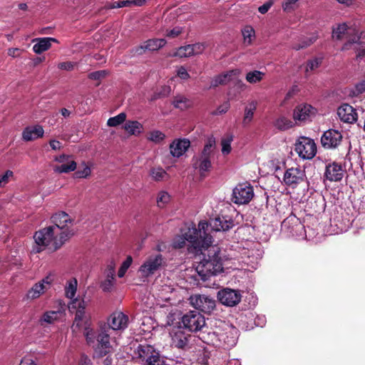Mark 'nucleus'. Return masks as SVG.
I'll list each match as a JSON object with an SVG mask.
<instances>
[{
  "mask_svg": "<svg viewBox=\"0 0 365 365\" xmlns=\"http://www.w3.org/2000/svg\"><path fill=\"white\" fill-rule=\"evenodd\" d=\"M233 226V220L227 216L211 219L209 223L201 221L197 229L192 224L182 230L181 235L174 238L173 245L175 248H182L187 243L188 250L197 254L212 242V236L208 233L209 228L216 232L227 231Z\"/></svg>",
  "mask_w": 365,
  "mask_h": 365,
  "instance_id": "nucleus-1",
  "label": "nucleus"
},
{
  "mask_svg": "<svg viewBox=\"0 0 365 365\" xmlns=\"http://www.w3.org/2000/svg\"><path fill=\"white\" fill-rule=\"evenodd\" d=\"M212 242L200 252L203 258L197 264L195 270L203 281L211 276L217 275L223 271V258L221 250L217 245H212Z\"/></svg>",
  "mask_w": 365,
  "mask_h": 365,
  "instance_id": "nucleus-2",
  "label": "nucleus"
},
{
  "mask_svg": "<svg viewBox=\"0 0 365 365\" xmlns=\"http://www.w3.org/2000/svg\"><path fill=\"white\" fill-rule=\"evenodd\" d=\"M74 232H59L56 227H48L36 232L34 236L36 247L34 252H40L44 249L54 252L58 250Z\"/></svg>",
  "mask_w": 365,
  "mask_h": 365,
  "instance_id": "nucleus-3",
  "label": "nucleus"
},
{
  "mask_svg": "<svg viewBox=\"0 0 365 365\" xmlns=\"http://www.w3.org/2000/svg\"><path fill=\"white\" fill-rule=\"evenodd\" d=\"M112 333L110 327L106 323L99 325L98 333L96 334L95 344L91 345L94 347V357L101 359L113 353Z\"/></svg>",
  "mask_w": 365,
  "mask_h": 365,
  "instance_id": "nucleus-4",
  "label": "nucleus"
},
{
  "mask_svg": "<svg viewBox=\"0 0 365 365\" xmlns=\"http://www.w3.org/2000/svg\"><path fill=\"white\" fill-rule=\"evenodd\" d=\"M215 146V138H210L207 140L202 150L192 158V167L195 170H198L201 176H205V173L209 172L212 168L211 159L214 156Z\"/></svg>",
  "mask_w": 365,
  "mask_h": 365,
  "instance_id": "nucleus-5",
  "label": "nucleus"
},
{
  "mask_svg": "<svg viewBox=\"0 0 365 365\" xmlns=\"http://www.w3.org/2000/svg\"><path fill=\"white\" fill-rule=\"evenodd\" d=\"M71 330L76 336L83 331L86 343L88 345L95 344L96 331L91 328V321L88 316L83 315L80 312H76Z\"/></svg>",
  "mask_w": 365,
  "mask_h": 365,
  "instance_id": "nucleus-6",
  "label": "nucleus"
},
{
  "mask_svg": "<svg viewBox=\"0 0 365 365\" xmlns=\"http://www.w3.org/2000/svg\"><path fill=\"white\" fill-rule=\"evenodd\" d=\"M165 259L160 253L148 255L138 269V272L143 277H148L154 274L165 264Z\"/></svg>",
  "mask_w": 365,
  "mask_h": 365,
  "instance_id": "nucleus-7",
  "label": "nucleus"
},
{
  "mask_svg": "<svg viewBox=\"0 0 365 365\" xmlns=\"http://www.w3.org/2000/svg\"><path fill=\"white\" fill-rule=\"evenodd\" d=\"M189 301L192 307L205 314H210L215 309V300L205 294H193Z\"/></svg>",
  "mask_w": 365,
  "mask_h": 365,
  "instance_id": "nucleus-8",
  "label": "nucleus"
},
{
  "mask_svg": "<svg viewBox=\"0 0 365 365\" xmlns=\"http://www.w3.org/2000/svg\"><path fill=\"white\" fill-rule=\"evenodd\" d=\"M295 151L303 159H312L317 153V146L312 139L300 137L295 143Z\"/></svg>",
  "mask_w": 365,
  "mask_h": 365,
  "instance_id": "nucleus-9",
  "label": "nucleus"
},
{
  "mask_svg": "<svg viewBox=\"0 0 365 365\" xmlns=\"http://www.w3.org/2000/svg\"><path fill=\"white\" fill-rule=\"evenodd\" d=\"M181 322L190 331H197L205 325V317L197 311H190L185 314Z\"/></svg>",
  "mask_w": 365,
  "mask_h": 365,
  "instance_id": "nucleus-10",
  "label": "nucleus"
},
{
  "mask_svg": "<svg viewBox=\"0 0 365 365\" xmlns=\"http://www.w3.org/2000/svg\"><path fill=\"white\" fill-rule=\"evenodd\" d=\"M253 188L248 184H239L232 192V201L235 204L248 203L253 197Z\"/></svg>",
  "mask_w": 365,
  "mask_h": 365,
  "instance_id": "nucleus-11",
  "label": "nucleus"
},
{
  "mask_svg": "<svg viewBox=\"0 0 365 365\" xmlns=\"http://www.w3.org/2000/svg\"><path fill=\"white\" fill-rule=\"evenodd\" d=\"M217 298L224 305L234 307L241 301V294L239 291L226 288L218 292Z\"/></svg>",
  "mask_w": 365,
  "mask_h": 365,
  "instance_id": "nucleus-12",
  "label": "nucleus"
},
{
  "mask_svg": "<svg viewBox=\"0 0 365 365\" xmlns=\"http://www.w3.org/2000/svg\"><path fill=\"white\" fill-rule=\"evenodd\" d=\"M54 160L58 163L59 165H55L53 170L58 173H68L71 171H74L76 169L77 164L72 159V157L68 155H60L56 156Z\"/></svg>",
  "mask_w": 365,
  "mask_h": 365,
  "instance_id": "nucleus-13",
  "label": "nucleus"
},
{
  "mask_svg": "<svg viewBox=\"0 0 365 365\" xmlns=\"http://www.w3.org/2000/svg\"><path fill=\"white\" fill-rule=\"evenodd\" d=\"M342 138V135L339 130L329 129L325 131L322 135L321 143L325 148H336L340 145Z\"/></svg>",
  "mask_w": 365,
  "mask_h": 365,
  "instance_id": "nucleus-14",
  "label": "nucleus"
},
{
  "mask_svg": "<svg viewBox=\"0 0 365 365\" xmlns=\"http://www.w3.org/2000/svg\"><path fill=\"white\" fill-rule=\"evenodd\" d=\"M305 173L299 168H291L287 169L284 175L283 180L284 183L292 187L304 181Z\"/></svg>",
  "mask_w": 365,
  "mask_h": 365,
  "instance_id": "nucleus-15",
  "label": "nucleus"
},
{
  "mask_svg": "<svg viewBox=\"0 0 365 365\" xmlns=\"http://www.w3.org/2000/svg\"><path fill=\"white\" fill-rule=\"evenodd\" d=\"M106 325H108L112 331L124 330L128 324V317L121 312H113L108 319Z\"/></svg>",
  "mask_w": 365,
  "mask_h": 365,
  "instance_id": "nucleus-16",
  "label": "nucleus"
},
{
  "mask_svg": "<svg viewBox=\"0 0 365 365\" xmlns=\"http://www.w3.org/2000/svg\"><path fill=\"white\" fill-rule=\"evenodd\" d=\"M241 71L238 68L230 70L215 76L210 82V88H215L219 86H224L240 76Z\"/></svg>",
  "mask_w": 365,
  "mask_h": 365,
  "instance_id": "nucleus-17",
  "label": "nucleus"
},
{
  "mask_svg": "<svg viewBox=\"0 0 365 365\" xmlns=\"http://www.w3.org/2000/svg\"><path fill=\"white\" fill-rule=\"evenodd\" d=\"M137 354L140 363L143 365H148L149 362L160 354L152 346L148 344L139 345L137 349Z\"/></svg>",
  "mask_w": 365,
  "mask_h": 365,
  "instance_id": "nucleus-18",
  "label": "nucleus"
},
{
  "mask_svg": "<svg viewBox=\"0 0 365 365\" xmlns=\"http://www.w3.org/2000/svg\"><path fill=\"white\" fill-rule=\"evenodd\" d=\"M52 279L50 277H46L41 282L36 283L27 292L26 298L35 299L38 298L46 290L49 289Z\"/></svg>",
  "mask_w": 365,
  "mask_h": 365,
  "instance_id": "nucleus-19",
  "label": "nucleus"
},
{
  "mask_svg": "<svg viewBox=\"0 0 365 365\" xmlns=\"http://www.w3.org/2000/svg\"><path fill=\"white\" fill-rule=\"evenodd\" d=\"M315 113V109L309 104H301L297 106L293 113L294 120L297 122H305Z\"/></svg>",
  "mask_w": 365,
  "mask_h": 365,
  "instance_id": "nucleus-20",
  "label": "nucleus"
},
{
  "mask_svg": "<svg viewBox=\"0 0 365 365\" xmlns=\"http://www.w3.org/2000/svg\"><path fill=\"white\" fill-rule=\"evenodd\" d=\"M51 221L54 224L51 227H56L59 229V232H73L67 227L68 223L72 222L71 218L65 212H60L54 214L51 217Z\"/></svg>",
  "mask_w": 365,
  "mask_h": 365,
  "instance_id": "nucleus-21",
  "label": "nucleus"
},
{
  "mask_svg": "<svg viewBox=\"0 0 365 365\" xmlns=\"http://www.w3.org/2000/svg\"><path fill=\"white\" fill-rule=\"evenodd\" d=\"M172 345L178 349H186L189 344L190 335L186 334L180 328L174 329L170 332Z\"/></svg>",
  "mask_w": 365,
  "mask_h": 365,
  "instance_id": "nucleus-22",
  "label": "nucleus"
},
{
  "mask_svg": "<svg viewBox=\"0 0 365 365\" xmlns=\"http://www.w3.org/2000/svg\"><path fill=\"white\" fill-rule=\"evenodd\" d=\"M337 115L340 120L344 123H353L357 120V113L356 110L346 103L339 107Z\"/></svg>",
  "mask_w": 365,
  "mask_h": 365,
  "instance_id": "nucleus-23",
  "label": "nucleus"
},
{
  "mask_svg": "<svg viewBox=\"0 0 365 365\" xmlns=\"http://www.w3.org/2000/svg\"><path fill=\"white\" fill-rule=\"evenodd\" d=\"M344 170L342 166L333 162L327 165L324 175L329 181H339L344 176Z\"/></svg>",
  "mask_w": 365,
  "mask_h": 365,
  "instance_id": "nucleus-24",
  "label": "nucleus"
},
{
  "mask_svg": "<svg viewBox=\"0 0 365 365\" xmlns=\"http://www.w3.org/2000/svg\"><path fill=\"white\" fill-rule=\"evenodd\" d=\"M190 145V140L187 139L175 140L170 145V154L175 158H180L187 151Z\"/></svg>",
  "mask_w": 365,
  "mask_h": 365,
  "instance_id": "nucleus-25",
  "label": "nucleus"
},
{
  "mask_svg": "<svg viewBox=\"0 0 365 365\" xmlns=\"http://www.w3.org/2000/svg\"><path fill=\"white\" fill-rule=\"evenodd\" d=\"M165 43L166 41L164 38L149 39L138 48L136 51L138 54H142L145 51H155L164 46Z\"/></svg>",
  "mask_w": 365,
  "mask_h": 365,
  "instance_id": "nucleus-26",
  "label": "nucleus"
},
{
  "mask_svg": "<svg viewBox=\"0 0 365 365\" xmlns=\"http://www.w3.org/2000/svg\"><path fill=\"white\" fill-rule=\"evenodd\" d=\"M65 309L63 307H59L56 311L46 312L41 317L39 322L41 325L43 323L53 324L59 320L64 315Z\"/></svg>",
  "mask_w": 365,
  "mask_h": 365,
  "instance_id": "nucleus-27",
  "label": "nucleus"
},
{
  "mask_svg": "<svg viewBox=\"0 0 365 365\" xmlns=\"http://www.w3.org/2000/svg\"><path fill=\"white\" fill-rule=\"evenodd\" d=\"M43 127L38 125L26 128L22 133V138L26 141H31L43 135Z\"/></svg>",
  "mask_w": 365,
  "mask_h": 365,
  "instance_id": "nucleus-28",
  "label": "nucleus"
},
{
  "mask_svg": "<svg viewBox=\"0 0 365 365\" xmlns=\"http://www.w3.org/2000/svg\"><path fill=\"white\" fill-rule=\"evenodd\" d=\"M36 43L33 46V50L36 53L40 54L50 48L51 43H57L58 40L54 38L44 37L35 40Z\"/></svg>",
  "mask_w": 365,
  "mask_h": 365,
  "instance_id": "nucleus-29",
  "label": "nucleus"
},
{
  "mask_svg": "<svg viewBox=\"0 0 365 365\" xmlns=\"http://www.w3.org/2000/svg\"><path fill=\"white\" fill-rule=\"evenodd\" d=\"M359 37L355 36L351 41L346 42L342 47V50L354 49L356 53V58L365 56V46L358 42Z\"/></svg>",
  "mask_w": 365,
  "mask_h": 365,
  "instance_id": "nucleus-30",
  "label": "nucleus"
},
{
  "mask_svg": "<svg viewBox=\"0 0 365 365\" xmlns=\"http://www.w3.org/2000/svg\"><path fill=\"white\" fill-rule=\"evenodd\" d=\"M354 29L349 28L346 24H338L336 27L333 28L332 38L336 40L342 39L345 36L350 35L354 32Z\"/></svg>",
  "mask_w": 365,
  "mask_h": 365,
  "instance_id": "nucleus-31",
  "label": "nucleus"
},
{
  "mask_svg": "<svg viewBox=\"0 0 365 365\" xmlns=\"http://www.w3.org/2000/svg\"><path fill=\"white\" fill-rule=\"evenodd\" d=\"M257 101L255 100L250 101L247 103V105L245 108L244 117L242 120V123L244 125H248L250 123L253 119L254 113L257 109Z\"/></svg>",
  "mask_w": 365,
  "mask_h": 365,
  "instance_id": "nucleus-32",
  "label": "nucleus"
},
{
  "mask_svg": "<svg viewBox=\"0 0 365 365\" xmlns=\"http://www.w3.org/2000/svg\"><path fill=\"white\" fill-rule=\"evenodd\" d=\"M123 127L127 133L133 135H140L143 130V125L136 120H128Z\"/></svg>",
  "mask_w": 365,
  "mask_h": 365,
  "instance_id": "nucleus-33",
  "label": "nucleus"
},
{
  "mask_svg": "<svg viewBox=\"0 0 365 365\" xmlns=\"http://www.w3.org/2000/svg\"><path fill=\"white\" fill-rule=\"evenodd\" d=\"M276 128L280 130H286L294 125V123L285 116L278 117L274 122Z\"/></svg>",
  "mask_w": 365,
  "mask_h": 365,
  "instance_id": "nucleus-34",
  "label": "nucleus"
},
{
  "mask_svg": "<svg viewBox=\"0 0 365 365\" xmlns=\"http://www.w3.org/2000/svg\"><path fill=\"white\" fill-rule=\"evenodd\" d=\"M318 38V36L317 34H313L309 37L303 38L300 42L295 43L292 46V48L298 51L304 48L308 47L312 45L314 42L317 41Z\"/></svg>",
  "mask_w": 365,
  "mask_h": 365,
  "instance_id": "nucleus-35",
  "label": "nucleus"
},
{
  "mask_svg": "<svg viewBox=\"0 0 365 365\" xmlns=\"http://www.w3.org/2000/svg\"><path fill=\"white\" fill-rule=\"evenodd\" d=\"M243 43L245 46L251 45L255 36L254 29L250 26H246L242 30Z\"/></svg>",
  "mask_w": 365,
  "mask_h": 365,
  "instance_id": "nucleus-36",
  "label": "nucleus"
},
{
  "mask_svg": "<svg viewBox=\"0 0 365 365\" xmlns=\"http://www.w3.org/2000/svg\"><path fill=\"white\" fill-rule=\"evenodd\" d=\"M233 140V135L231 133L225 134L221 140L222 153L225 155L230 153L232 150L231 143Z\"/></svg>",
  "mask_w": 365,
  "mask_h": 365,
  "instance_id": "nucleus-37",
  "label": "nucleus"
},
{
  "mask_svg": "<svg viewBox=\"0 0 365 365\" xmlns=\"http://www.w3.org/2000/svg\"><path fill=\"white\" fill-rule=\"evenodd\" d=\"M265 76V73L260 71H250L246 75V81L250 83H257L260 82L264 76Z\"/></svg>",
  "mask_w": 365,
  "mask_h": 365,
  "instance_id": "nucleus-38",
  "label": "nucleus"
},
{
  "mask_svg": "<svg viewBox=\"0 0 365 365\" xmlns=\"http://www.w3.org/2000/svg\"><path fill=\"white\" fill-rule=\"evenodd\" d=\"M78 282L73 278L67 282L65 287L66 296L69 299H73L77 290Z\"/></svg>",
  "mask_w": 365,
  "mask_h": 365,
  "instance_id": "nucleus-39",
  "label": "nucleus"
},
{
  "mask_svg": "<svg viewBox=\"0 0 365 365\" xmlns=\"http://www.w3.org/2000/svg\"><path fill=\"white\" fill-rule=\"evenodd\" d=\"M88 304V301H86L84 299H74L72 300L70 304L71 309H76V312H80L83 315H86L85 314V309Z\"/></svg>",
  "mask_w": 365,
  "mask_h": 365,
  "instance_id": "nucleus-40",
  "label": "nucleus"
},
{
  "mask_svg": "<svg viewBox=\"0 0 365 365\" xmlns=\"http://www.w3.org/2000/svg\"><path fill=\"white\" fill-rule=\"evenodd\" d=\"M173 104L177 108L185 110L190 106L191 103L186 97L178 96L175 98Z\"/></svg>",
  "mask_w": 365,
  "mask_h": 365,
  "instance_id": "nucleus-41",
  "label": "nucleus"
},
{
  "mask_svg": "<svg viewBox=\"0 0 365 365\" xmlns=\"http://www.w3.org/2000/svg\"><path fill=\"white\" fill-rule=\"evenodd\" d=\"M126 119V114L120 113L118 115L110 118L107 121V125L110 127H115L122 124Z\"/></svg>",
  "mask_w": 365,
  "mask_h": 365,
  "instance_id": "nucleus-42",
  "label": "nucleus"
},
{
  "mask_svg": "<svg viewBox=\"0 0 365 365\" xmlns=\"http://www.w3.org/2000/svg\"><path fill=\"white\" fill-rule=\"evenodd\" d=\"M170 201V195L167 192H159L157 197V205L159 207H164Z\"/></svg>",
  "mask_w": 365,
  "mask_h": 365,
  "instance_id": "nucleus-43",
  "label": "nucleus"
},
{
  "mask_svg": "<svg viewBox=\"0 0 365 365\" xmlns=\"http://www.w3.org/2000/svg\"><path fill=\"white\" fill-rule=\"evenodd\" d=\"M192 51L190 45L181 46L177 49V51L172 55L173 56L180 58H187L192 56Z\"/></svg>",
  "mask_w": 365,
  "mask_h": 365,
  "instance_id": "nucleus-44",
  "label": "nucleus"
},
{
  "mask_svg": "<svg viewBox=\"0 0 365 365\" xmlns=\"http://www.w3.org/2000/svg\"><path fill=\"white\" fill-rule=\"evenodd\" d=\"M165 138V135L163 132L157 130L150 132L148 135V140L155 143L162 142Z\"/></svg>",
  "mask_w": 365,
  "mask_h": 365,
  "instance_id": "nucleus-45",
  "label": "nucleus"
},
{
  "mask_svg": "<svg viewBox=\"0 0 365 365\" xmlns=\"http://www.w3.org/2000/svg\"><path fill=\"white\" fill-rule=\"evenodd\" d=\"M263 255V251L261 249V245L259 243H256L255 245V250H248V257H252L255 259H258L262 258Z\"/></svg>",
  "mask_w": 365,
  "mask_h": 365,
  "instance_id": "nucleus-46",
  "label": "nucleus"
},
{
  "mask_svg": "<svg viewBox=\"0 0 365 365\" xmlns=\"http://www.w3.org/2000/svg\"><path fill=\"white\" fill-rule=\"evenodd\" d=\"M321 63L322 58H315L312 60L309 61L307 62V67L305 69L306 73L314 71L320 66Z\"/></svg>",
  "mask_w": 365,
  "mask_h": 365,
  "instance_id": "nucleus-47",
  "label": "nucleus"
},
{
  "mask_svg": "<svg viewBox=\"0 0 365 365\" xmlns=\"http://www.w3.org/2000/svg\"><path fill=\"white\" fill-rule=\"evenodd\" d=\"M132 262H133L132 257L130 256H128L126 258V259L123 262V264H121V266L118 270V275L119 277H123L125 275L127 269L129 268V267L132 264Z\"/></svg>",
  "mask_w": 365,
  "mask_h": 365,
  "instance_id": "nucleus-48",
  "label": "nucleus"
},
{
  "mask_svg": "<svg viewBox=\"0 0 365 365\" xmlns=\"http://www.w3.org/2000/svg\"><path fill=\"white\" fill-rule=\"evenodd\" d=\"M299 0H284L282 9L286 12H290L297 8Z\"/></svg>",
  "mask_w": 365,
  "mask_h": 365,
  "instance_id": "nucleus-49",
  "label": "nucleus"
},
{
  "mask_svg": "<svg viewBox=\"0 0 365 365\" xmlns=\"http://www.w3.org/2000/svg\"><path fill=\"white\" fill-rule=\"evenodd\" d=\"M192 51V56L201 54L205 49V44L203 43H197L190 45Z\"/></svg>",
  "mask_w": 365,
  "mask_h": 365,
  "instance_id": "nucleus-50",
  "label": "nucleus"
},
{
  "mask_svg": "<svg viewBox=\"0 0 365 365\" xmlns=\"http://www.w3.org/2000/svg\"><path fill=\"white\" fill-rule=\"evenodd\" d=\"M83 168L82 170L79 169L77 172H76L75 175L77 178H87L91 173V170L90 166L86 165L85 163H82Z\"/></svg>",
  "mask_w": 365,
  "mask_h": 365,
  "instance_id": "nucleus-51",
  "label": "nucleus"
},
{
  "mask_svg": "<svg viewBox=\"0 0 365 365\" xmlns=\"http://www.w3.org/2000/svg\"><path fill=\"white\" fill-rule=\"evenodd\" d=\"M150 175L154 180H160L166 175V173L162 168H157L151 170Z\"/></svg>",
  "mask_w": 365,
  "mask_h": 365,
  "instance_id": "nucleus-52",
  "label": "nucleus"
},
{
  "mask_svg": "<svg viewBox=\"0 0 365 365\" xmlns=\"http://www.w3.org/2000/svg\"><path fill=\"white\" fill-rule=\"evenodd\" d=\"M14 175V173L11 170H6V173L0 176V187H4L9 182L10 178Z\"/></svg>",
  "mask_w": 365,
  "mask_h": 365,
  "instance_id": "nucleus-53",
  "label": "nucleus"
},
{
  "mask_svg": "<svg viewBox=\"0 0 365 365\" xmlns=\"http://www.w3.org/2000/svg\"><path fill=\"white\" fill-rule=\"evenodd\" d=\"M290 223L294 224L297 225L299 224V218H297L295 215H290L283 220L282 223V227L283 228H289Z\"/></svg>",
  "mask_w": 365,
  "mask_h": 365,
  "instance_id": "nucleus-54",
  "label": "nucleus"
},
{
  "mask_svg": "<svg viewBox=\"0 0 365 365\" xmlns=\"http://www.w3.org/2000/svg\"><path fill=\"white\" fill-rule=\"evenodd\" d=\"M114 284V278L106 277L101 284V288L104 292H110Z\"/></svg>",
  "mask_w": 365,
  "mask_h": 365,
  "instance_id": "nucleus-55",
  "label": "nucleus"
},
{
  "mask_svg": "<svg viewBox=\"0 0 365 365\" xmlns=\"http://www.w3.org/2000/svg\"><path fill=\"white\" fill-rule=\"evenodd\" d=\"M131 6V1L130 0H124L121 1H115L110 6V9H116V8H122V7H130Z\"/></svg>",
  "mask_w": 365,
  "mask_h": 365,
  "instance_id": "nucleus-56",
  "label": "nucleus"
},
{
  "mask_svg": "<svg viewBox=\"0 0 365 365\" xmlns=\"http://www.w3.org/2000/svg\"><path fill=\"white\" fill-rule=\"evenodd\" d=\"M115 272V264L113 262H110L108 265L106 271V277L114 278Z\"/></svg>",
  "mask_w": 365,
  "mask_h": 365,
  "instance_id": "nucleus-57",
  "label": "nucleus"
},
{
  "mask_svg": "<svg viewBox=\"0 0 365 365\" xmlns=\"http://www.w3.org/2000/svg\"><path fill=\"white\" fill-rule=\"evenodd\" d=\"M75 63L71 61L61 62L58 64V68L61 70L71 71L73 69Z\"/></svg>",
  "mask_w": 365,
  "mask_h": 365,
  "instance_id": "nucleus-58",
  "label": "nucleus"
},
{
  "mask_svg": "<svg viewBox=\"0 0 365 365\" xmlns=\"http://www.w3.org/2000/svg\"><path fill=\"white\" fill-rule=\"evenodd\" d=\"M106 71H98L96 72L91 73L88 76L89 78L93 80H100L106 76Z\"/></svg>",
  "mask_w": 365,
  "mask_h": 365,
  "instance_id": "nucleus-59",
  "label": "nucleus"
},
{
  "mask_svg": "<svg viewBox=\"0 0 365 365\" xmlns=\"http://www.w3.org/2000/svg\"><path fill=\"white\" fill-rule=\"evenodd\" d=\"M177 75L182 80H187L190 78V75L187 73L185 67L180 66L177 70Z\"/></svg>",
  "mask_w": 365,
  "mask_h": 365,
  "instance_id": "nucleus-60",
  "label": "nucleus"
},
{
  "mask_svg": "<svg viewBox=\"0 0 365 365\" xmlns=\"http://www.w3.org/2000/svg\"><path fill=\"white\" fill-rule=\"evenodd\" d=\"M230 107V103L227 101L225 102L217 108L214 113L216 115L225 113L229 110Z\"/></svg>",
  "mask_w": 365,
  "mask_h": 365,
  "instance_id": "nucleus-61",
  "label": "nucleus"
},
{
  "mask_svg": "<svg viewBox=\"0 0 365 365\" xmlns=\"http://www.w3.org/2000/svg\"><path fill=\"white\" fill-rule=\"evenodd\" d=\"M182 31V28L175 27L172 30L168 31L167 32L166 36L173 38L178 36L180 34H181Z\"/></svg>",
  "mask_w": 365,
  "mask_h": 365,
  "instance_id": "nucleus-62",
  "label": "nucleus"
},
{
  "mask_svg": "<svg viewBox=\"0 0 365 365\" xmlns=\"http://www.w3.org/2000/svg\"><path fill=\"white\" fill-rule=\"evenodd\" d=\"M148 365H168L165 361L160 357V354L157 356L153 361L148 363Z\"/></svg>",
  "mask_w": 365,
  "mask_h": 365,
  "instance_id": "nucleus-63",
  "label": "nucleus"
},
{
  "mask_svg": "<svg viewBox=\"0 0 365 365\" xmlns=\"http://www.w3.org/2000/svg\"><path fill=\"white\" fill-rule=\"evenodd\" d=\"M20 365H36L35 360L30 356H25L21 360Z\"/></svg>",
  "mask_w": 365,
  "mask_h": 365,
  "instance_id": "nucleus-64",
  "label": "nucleus"
}]
</instances>
